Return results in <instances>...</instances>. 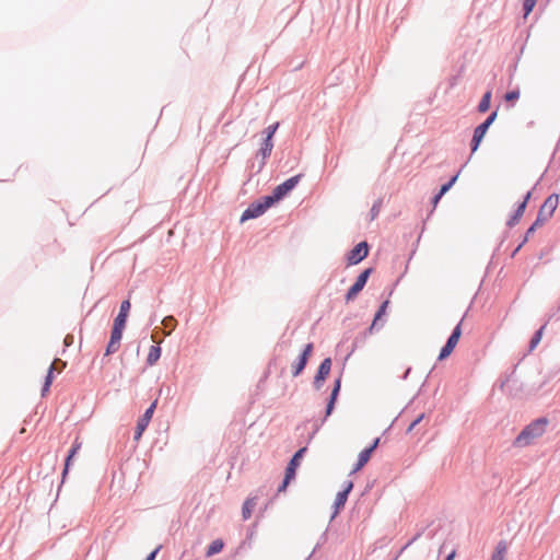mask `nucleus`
<instances>
[{
	"instance_id": "nucleus-1",
	"label": "nucleus",
	"mask_w": 560,
	"mask_h": 560,
	"mask_svg": "<svg viewBox=\"0 0 560 560\" xmlns=\"http://www.w3.org/2000/svg\"><path fill=\"white\" fill-rule=\"evenodd\" d=\"M559 205V195L553 192L549 195L542 205L540 206L537 217L535 221L528 226L526 230L522 241L512 252L511 257H515V255L521 250V248L528 242L529 237L536 232L538 228H540L548 219H550L557 207Z\"/></svg>"
},
{
	"instance_id": "nucleus-2",
	"label": "nucleus",
	"mask_w": 560,
	"mask_h": 560,
	"mask_svg": "<svg viewBox=\"0 0 560 560\" xmlns=\"http://www.w3.org/2000/svg\"><path fill=\"white\" fill-rule=\"evenodd\" d=\"M548 424L549 419L547 417H539L533 420L517 434L513 441V446L525 447L530 445L536 439L544 435Z\"/></svg>"
},
{
	"instance_id": "nucleus-3",
	"label": "nucleus",
	"mask_w": 560,
	"mask_h": 560,
	"mask_svg": "<svg viewBox=\"0 0 560 560\" xmlns=\"http://www.w3.org/2000/svg\"><path fill=\"white\" fill-rule=\"evenodd\" d=\"M306 452L307 447L303 446L295 451V453L292 455L285 467L283 479L281 483L278 486V492L284 491L288 485L291 482V480L295 478L296 469L301 465V460Z\"/></svg>"
},
{
	"instance_id": "nucleus-4",
	"label": "nucleus",
	"mask_w": 560,
	"mask_h": 560,
	"mask_svg": "<svg viewBox=\"0 0 560 560\" xmlns=\"http://www.w3.org/2000/svg\"><path fill=\"white\" fill-rule=\"evenodd\" d=\"M373 272L374 268L368 267L358 275L354 282L351 284V287L347 290L345 294L346 303L352 302L360 294V292L364 289Z\"/></svg>"
},
{
	"instance_id": "nucleus-5",
	"label": "nucleus",
	"mask_w": 560,
	"mask_h": 560,
	"mask_svg": "<svg viewBox=\"0 0 560 560\" xmlns=\"http://www.w3.org/2000/svg\"><path fill=\"white\" fill-rule=\"evenodd\" d=\"M516 369L517 364L512 368L511 372L499 384L501 390L506 386L509 395L513 398L520 397L524 390L523 383L515 377Z\"/></svg>"
},
{
	"instance_id": "nucleus-6",
	"label": "nucleus",
	"mask_w": 560,
	"mask_h": 560,
	"mask_svg": "<svg viewBox=\"0 0 560 560\" xmlns=\"http://www.w3.org/2000/svg\"><path fill=\"white\" fill-rule=\"evenodd\" d=\"M371 246L366 241H361L354 245L346 255L348 266H355L364 260L370 253Z\"/></svg>"
},
{
	"instance_id": "nucleus-7",
	"label": "nucleus",
	"mask_w": 560,
	"mask_h": 560,
	"mask_svg": "<svg viewBox=\"0 0 560 560\" xmlns=\"http://www.w3.org/2000/svg\"><path fill=\"white\" fill-rule=\"evenodd\" d=\"M314 351V343L308 342L304 346L301 353L298 355V358L293 361L291 365V373L293 377L300 376L303 371L305 370L310 358L312 357V353Z\"/></svg>"
},
{
	"instance_id": "nucleus-8",
	"label": "nucleus",
	"mask_w": 560,
	"mask_h": 560,
	"mask_svg": "<svg viewBox=\"0 0 560 560\" xmlns=\"http://www.w3.org/2000/svg\"><path fill=\"white\" fill-rule=\"evenodd\" d=\"M158 401L154 400L145 410L144 412L138 418L136 429L133 432V440L139 441L143 434V432L147 430L154 410L156 408Z\"/></svg>"
},
{
	"instance_id": "nucleus-9",
	"label": "nucleus",
	"mask_w": 560,
	"mask_h": 560,
	"mask_svg": "<svg viewBox=\"0 0 560 560\" xmlns=\"http://www.w3.org/2000/svg\"><path fill=\"white\" fill-rule=\"evenodd\" d=\"M332 361L331 358H325L318 365L316 374L314 376L313 381V387L316 390H319L327 377L329 376V373L331 371Z\"/></svg>"
},
{
	"instance_id": "nucleus-10",
	"label": "nucleus",
	"mask_w": 560,
	"mask_h": 560,
	"mask_svg": "<svg viewBox=\"0 0 560 560\" xmlns=\"http://www.w3.org/2000/svg\"><path fill=\"white\" fill-rule=\"evenodd\" d=\"M304 177L303 173L296 174L294 176L289 177L281 184L277 185L273 189L279 195L280 199L283 200L288 197L291 191L299 185L301 179Z\"/></svg>"
},
{
	"instance_id": "nucleus-11",
	"label": "nucleus",
	"mask_w": 560,
	"mask_h": 560,
	"mask_svg": "<svg viewBox=\"0 0 560 560\" xmlns=\"http://www.w3.org/2000/svg\"><path fill=\"white\" fill-rule=\"evenodd\" d=\"M267 210L262 203L257 199L249 203V206L243 211L240 222L244 223L247 220H253L261 217Z\"/></svg>"
},
{
	"instance_id": "nucleus-12",
	"label": "nucleus",
	"mask_w": 560,
	"mask_h": 560,
	"mask_svg": "<svg viewBox=\"0 0 560 560\" xmlns=\"http://www.w3.org/2000/svg\"><path fill=\"white\" fill-rule=\"evenodd\" d=\"M389 300H384L381 305L378 306L377 311L375 312L374 314V317H373V320H372V324L370 325V327L364 331V337L368 335V334H372L375 329L378 330L383 327V323L378 325V322L383 318V316H385L386 314V311H387V307L389 305Z\"/></svg>"
},
{
	"instance_id": "nucleus-13",
	"label": "nucleus",
	"mask_w": 560,
	"mask_h": 560,
	"mask_svg": "<svg viewBox=\"0 0 560 560\" xmlns=\"http://www.w3.org/2000/svg\"><path fill=\"white\" fill-rule=\"evenodd\" d=\"M80 448H81V442H79V439H75L65 458L63 469L61 472V483L65 482L66 477L68 476L70 467L72 465L73 458L78 454Z\"/></svg>"
},
{
	"instance_id": "nucleus-14",
	"label": "nucleus",
	"mask_w": 560,
	"mask_h": 560,
	"mask_svg": "<svg viewBox=\"0 0 560 560\" xmlns=\"http://www.w3.org/2000/svg\"><path fill=\"white\" fill-rule=\"evenodd\" d=\"M498 112L499 107L492 110L482 122L475 127L474 130L485 137L491 125L495 121L498 117Z\"/></svg>"
},
{
	"instance_id": "nucleus-15",
	"label": "nucleus",
	"mask_w": 560,
	"mask_h": 560,
	"mask_svg": "<svg viewBox=\"0 0 560 560\" xmlns=\"http://www.w3.org/2000/svg\"><path fill=\"white\" fill-rule=\"evenodd\" d=\"M348 500V495L345 492L338 491L332 504V513L330 521H332L345 508Z\"/></svg>"
},
{
	"instance_id": "nucleus-16",
	"label": "nucleus",
	"mask_w": 560,
	"mask_h": 560,
	"mask_svg": "<svg viewBox=\"0 0 560 560\" xmlns=\"http://www.w3.org/2000/svg\"><path fill=\"white\" fill-rule=\"evenodd\" d=\"M371 448H363L359 455H358V459L351 470V474H354L359 470H361L368 463L369 460L371 459L372 457V454H371Z\"/></svg>"
},
{
	"instance_id": "nucleus-17",
	"label": "nucleus",
	"mask_w": 560,
	"mask_h": 560,
	"mask_svg": "<svg viewBox=\"0 0 560 560\" xmlns=\"http://www.w3.org/2000/svg\"><path fill=\"white\" fill-rule=\"evenodd\" d=\"M521 96L520 88L516 86L513 90L508 91L503 95V101L508 109L513 108Z\"/></svg>"
},
{
	"instance_id": "nucleus-18",
	"label": "nucleus",
	"mask_w": 560,
	"mask_h": 560,
	"mask_svg": "<svg viewBox=\"0 0 560 560\" xmlns=\"http://www.w3.org/2000/svg\"><path fill=\"white\" fill-rule=\"evenodd\" d=\"M491 100H492V90L489 89L481 96V100L479 101V104L477 105V112L479 114L487 113L491 107Z\"/></svg>"
},
{
	"instance_id": "nucleus-19",
	"label": "nucleus",
	"mask_w": 560,
	"mask_h": 560,
	"mask_svg": "<svg viewBox=\"0 0 560 560\" xmlns=\"http://www.w3.org/2000/svg\"><path fill=\"white\" fill-rule=\"evenodd\" d=\"M258 200L262 203L266 210L270 209L275 205L281 201L279 195L272 189L271 194L261 196Z\"/></svg>"
},
{
	"instance_id": "nucleus-20",
	"label": "nucleus",
	"mask_w": 560,
	"mask_h": 560,
	"mask_svg": "<svg viewBox=\"0 0 560 560\" xmlns=\"http://www.w3.org/2000/svg\"><path fill=\"white\" fill-rule=\"evenodd\" d=\"M162 349L159 345H152L145 360L148 366H153L161 358Z\"/></svg>"
},
{
	"instance_id": "nucleus-21",
	"label": "nucleus",
	"mask_w": 560,
	"mask_h": 560,
	"mask_svg": "<svg viewBox=\"0 0 560 560\" xmlns=\"http://www.w3.org/2000/svg\"><path fill=\"white\" fill-rule=\"evenodd\" d=\"M456 346H457V342L447 338L446 342L440 350L438 360L443 361V360L447 359L452 354V352L454 351Z\"/></svg>"
},
{
	"instance_id": "nucleus-22",
	"label": "nucleus",
	"mask_w": 560,
	"mask_h": 560,
	"mask_svg": "<svg viewBox=\"0 0 560 560\" xmlns=\"http://www.w3.org/2000/svg\"><path fill=\"white\" fill-rule=\"evenodd\" d=\"M224 548V541L221 538L212 540L206 550V557H212L220 553Z\"/></svg>"
},
{
	"instance_id": "nucleus-23",
	"label": "nucleus",
	"mask_w": 560,
	"mask_h": 560,
	"mask_svg": "<svg viewBox=\"0 0 560 560\" xmlns=\"http://www.w3.org/2000/svg\"><path fill=\"white\" fill-rule=\"evenodd\" d=\"M549 319L544 324L541 325L535 332L534 335L532 336L530 340H529V343H528V351L532 352L534 349H536V347L539 345L541 338H542V334H544V330L548 324Z\"/></svg>"
},
{
	"instance_id": "nucleus-24",
	"label": "nucleus",
	"mask_w": 560,
	"mask_h": 560,
	"mask_svg": "<svg viewBox=\"0 0 560 560\" xmlns=\"http://www.w3.org/2000/svg\"><path fill=\"white\" fill-rule=\"evenodd\" d=\"M506 550H508L506 541L505 540H500L497 544L490 560H504V556L506 553Z\"/></svg>"
},
{
	"instance_id": "nucleus-25",
	"label": "nucleus",
	"mask_w": 560,
	"mask_h": 560,
	"mask_svg": "<svg viewBox=\"0 0 560 560\" xmlns=\"http://www.w3.org/2000/svg\"><path fill=\"white\" fill-rule=\"evenodd\" d=\"M255 499L248 498L242 506V516L244 520H248L252 516L253 510L255 508Z\"/></svg>"
},
{
	"instance_id": "nucleus-26",
	"label": "nucleus",
	"mask_w": 560,
	"mask_h": 560,
	"mask_svg": "<svg viewBox=\"0 0 560 560\" xmlns=\"http://www.w3.org/2000/svg\"><path fill=\"white\" fill-rule=\"evenodd\" d=\"M271 152H272V151H269V150H268V149H266V148H261V147L259 148V150L257 151V155H260V156H261V161H260V163H259V165H258V167H257V170H256L255 174H258V173H260V172L262 171V168H264V167H265V165H266V161H267V159H268V158H270V155H271Z\"/></svg>"
},
{
	"instance_id": "nucleus-27",
	"label": "nucleus",
	"mask_w": 560,
	"mask_h": 560,
	"mask_svg": "<svg viewBox=\"0 0 560 560\" xmlns=\"http://www.w3.org/2000/svg\"><path fill=\"white\" fill-rule=\"evenodd\" d=\"M459 173H460V170L456 174L451 176L447 182L442 184L440 186V189H439L438 192H440L441 195L444 196L455 185V183H456V180H457V178L459 176Z\"/></svg>"
},
{
	"instance_id": "nucleus-28",
	"label": "nucleus",
	"mask_w": 560,
	"mask_h": 560,
	"mask_svg": "<svg viewBox=\"0 0 560 560\" xmlns=\"http://www.w3.org/2000/svg\"><path fill=\"white\" fill-rule=\"evenodd\" d=\"M340 390H341V374L334 381V385H332V388H331L328 399L337 401Z\"/></svg>"
},
{
	"instance_id": "nucleus-29",
	"label": "nucleus",
	"mask_w": 560,
	"mask_h": 560,
	"mask_svg": "<svg viewBox=\"0 0 560 560\" xmlns=\"http://www.w3.org/2000/svg\"><path fill=\"white\" fill-rule=\"evenodd\" d=\"M483 138V136L474 130L472 138L469 143L471 154H474L479 149Z\"/></svg>"
},
{
	"instance_id": "nucleus-30",
	"label": "nucleus",
	"mask_w": 560,
	"mask_h": 560,
	"mask_svg": "<svg viewBox=\"0 0 560 560\" xmlns=\"http://www.w3.org/2000/svg\"><path fill=\"white\" fill-rule=\"evenodd\" d=\"M483 138V136L474 130L472 138L469 143L471 154H474L479 149Z\"/></svg>"
},
{
	"instance_id": "nucleus-31",
	"label": "nucleus",
	"mask_w": 560,
	"mask_h": 560,
	"mask_svg": "<svg viewBox=\"0 0 560 560\" xmlns=\"http://www.w3.org/2000/svg\"><path fill=\"white\" fill-rule=\"evenodd\" d=\"M127 320H128V315L127 314L118 313L116 315V317L114 318V323H113L112 327L125 330L126 325H127Z\"/></svg>"
},
{
	"instance_id": "nucleus-32",
	"label": "nucleus",
	"mask_w": 560,
	"mask_h": 560,
	"mask_svg": "<svg viewBox=\"0 0 560 560\" xmlns=\"http://www.w3.org/2000/svg\"><path fill=\"white\" fill-rule=\"evenodd\" d=\"M383 206V199L382 198H378L376 199L373 205H372V208L370 210V220L373 221L377 218V215L380 214V211H381V208Z\"/></svg>"
},
{
	"instance_id": "nucleus-33",
	"label": "nucleus",
	"mask_w": 560,
	"mask_h": 560,
	"mask_svg": "<svg viewBox=\"0 0 560 560\" xmlns=\"http://www.w3.org/2000/svg\"><path fill=\"white\" fill-rule=\"evenodd\" d=\"M538 0H524L522 5L523 16L527 18L536 7Z\"/></svg>"
},
{
	"instance_id": "nucleus-34",
	"label": "nucleus",
	"mask_w": 560,
	"mask_h": 560,
	"mask_svg": "<svg viewBox=\"0 0 560 560\" xmlns=\"http://www.w3.org/2000/svg\"><path fill=\"white\" fill-rule=\"evenodd\" d=\"M523 214L522 212L516 211L515 209L511 213L510 218L506 221V226L512 229L515 225H517L522 219Z\"/></svg>"
},
{
	"instance_id": "nucleus-35",
	"label": "nucleus",
	"mask_w": 560,
	"mask_h": 560,
	"mask_svg": "<svg viewBox=\"0 0 560 560\" xmlns=\"http://www.w3.org/2000/svg\"><path fill=\"white\" fill-rule=\"evenodd\" d=\"M279 127H280L279 121H276V122L269 125L267 128L264 129L262 136L265 138H270L273 140V137H275L277 130L279 129Z\"/></svg>"
},
{
	"instance_id": "nucleus-36",
	"label": "nucleus",
	"mask_w": 560,
	"mask_h": 560,
	"mask_svg": "<svg viewBox=\"0 0 560 560\" xmlns=\"http://www.w3.org/2000/svg\"><path fill=\"white\" fill-rule=\"evenodd\" d=\"M463 319H464V318H462V319L456 324V326L453 328V330H452L451 335L448 336V338H450L451 340H454V341H455V342H457V343H458L459 338H460V336H462V334H463V330H462V323H463Z\"/></svg>"
},
{
	"instance_id": "nucleus-37",
	"label": "nucleus",
	"mask_w": 560,
	"mask_h": 560,
	"mask_svg": "<svg viewBox=\"0 0 560 560\" xmlns=\"http://www.w3.org/2000/svg\"><path fill=\"white\" fill-rule=\"evenodd\" d=\"M124 330L112 327L109 340L120 346Z\"/></svg>"
},
{
	"instance_id": "nucleus-38",
	"label": "nucleus",
	"mask_w": 560,
	"mask_h": 560,
	"mask_svg": "<svg viewBox=\"0 0 560 560\" xmlns=\"http://www.w3.org/2000/svg\"><path fill=\"white\" fill-rule=\"evenodd\" d=\"M336 402L337 401H335V400L327 399L326 407H325V416H324V419L322 420V423H324L326 421V419L334 412Z\"/></svg>"
},
{
	"instance_id": "nucleus-39",
	"label": "nucleus",
	"mask_w": 560,
	"mask_h": 560,
	"mask_svg": "<svg viewBox=\"0 0 560 560\" xmlns=\"http://www.w3.org/2000/svg\"><path fill=\"white\" fill-rule=\"evenodd\" d=\"M119 345H117L116 342H113V341H108L106 348H105V353H104V357H108V355H112L114 354L115 352L118 351L119 349Z\"/></svg>"
},
{
	"instance_id": "nucleus-40",
	"label": "nucleus",
	"mask_w": 560,
	"mask_h": 560,
	"mask_svg": "<svg viewBox=\"0 0 560 560\" xmlns=\"http://www.w3.org/2000/svg\"><path fill=\"white\" fill-rule=\"evenodd\" d=\"M425 417V413L418 415L409 424V427L406 430V433H410Z\"/></svg>"
},
{
	"instance_id": "nucleus-41",
	"label": "nucleus",
	"mask_w": 560,
	"mask_h": 560,
	"mask_svg": "<svg viewBox=\"0 0 560 560\" xmlns=\"http://www.w3.org/2000/svg\"><path fill=\"white\" fill-rule=\"evenodd\" d=\"M163 325L165 328L170 329L171 332L176 326V319L173 316H166L163 318Z\"/></svg>"
},
{
	"instance_id": "nucleus-42",
	"label": "nucleus",
	"mask_w": 560,
	"mask_h": 560,
	"mask_svg": "<svg viewBox=\"0 0 560 560\" xmlns=\"http://www.w3.org/2000/svg\"><path fill=\"white\" fill-rule=\"evenodd\" d=\"M130 308H131L130 300H129V299H126V300H124V301L120 303L119 312H118V313H120V314H127V315L129 316Z\"/></svg>"
},
{
	"instance_id": "nucleus-43",
	"label": "nucleus",
	"mask_w": 560,
	"mask_h": 560,
	"mask_svg": "<svg viewBox=\"0 0 560 560\" xmlns=\"http://www.w3.org/2000/svg\"><path fill=\"white\" fill-rule=\"evenodd\" d=\"M353 486L354 485H353L352 480H347V481L343 482L342 490H340V492H345L349 497L350 492L353 489Z\"/></svg>"
},
{
	"instance_id": "nucleus-44",
	"label": "nucleus",
	"mask_w": 560,
	"mask_h": 560,
	"mask_svg": "<svg viewBox=\"0 0 560 560\" xmlns=\"http://www.w3.org/2000/svg\"><path fill=\"white\" fill-rule=\"evenodd\" d=\"M52 381H54V366L52 364L48 368L47 370V374L45 376V380H44V383H47V384H52Z\"/></svg>"
},
{
	"instance_id": "nucleus-45",
	"label": "nucleus",
	"mask_w": 560,
	"mask_h": 560,
	"mask_svg": "<svg viewBox=\"0 0 560 560\" xmlns=\"http://www.w3.org/2000/svg\"><path fill=\"white\" fill-rule=\"evenodd\" d=\"M261 148H266L268 149L269 151H272L273 149V140L270 139V138H262V142L260 144Z\"/></svg>"
},
{
	"instance_id": "nucleus-46",
	"label": "nucleus",
	"mask_w": 560,
	"mask_h": 560,
	"mask_svg": "<svg viewBox=\"0 0 560 560\" xmlns=\"http://www.w3.org/2000/svg\"><path fill=\"white\" fill-rule=\"evenodd\" d=\"M162 549V545H159L158 547H155L145 558L144 560H155L158 553L160 552V550Z\"/></svg>"
},
{
	"instance_id": "nucleus-47",
	"label": "nucleus",
	"mask_w": 560,
	"mask_h": 560,
	"mask_svg": "<svg viewBox=\"0 0 560 560\" xmlns=\"http://www.w3.org/2000/svg\"><path fill=\"white\" fill-rule=\"evenodd\" d=\"M539 182H537L534 187L532 189H529L522 198L521 201H525V203L528 206V202L529 200L532 199V196H533V190L536 188V186L538 185Z\"/></svg>"
},
{
	"instance_id": "nucleus-48",
	"label": "nucleus",
	"mask_w": 560,
	"mask_h": 560,
	"mask_svg": "<svg viewBox=\"0 0 560 560\" xmlns=\"http://www.w3.org/2000/svg\"><path fill=\"white\" fill-rule=\"evenodd\" d=\"M443 195H441L440 192H436L433 195V197L431 198V203L433 206V208H435L438 206V203L440 202V200L442 199ZM434 209L431 210L430 214L433 212Z\"/></svg>"
},
{
	"instance_id": "nucleus-49",
	"label": "nucleus",
	"mask_w": 560,
	"mask_h": 560,
	"mask_svg": "<svg viewBox=\"0 0 560 560\" xmlns=\"http://www.w3.org/2000/svg\"><path fill=\"white\" fill-rule=\"evenodd\" d=\"M380 442H381V438H375L372 443L366 446L365 448H371V454L373 455V453L375 452V450L380 445Z\"/></svg>"
},
{
	"instance_id": "nucleus-50",
	"label": "nucleus",
	"mask_w": 560,
	"mask_h": 560,
	"mask_svg": "<svg viewBox=\"0 0 560 560\" xmlns=\"http://www.w3.org/2000/svg\"><path fill=\"white\" fill-rule=\"evenodd\" d=\"M73 342H74V336L71 334L66 335V337L63 339L65 347H70L73 345Z\"/></svg>"
},
{
	"instance_id": "nucleus-51",
	"label": "nucleus",
	"mask_w": 560,
	"mask_h": 560,
	"mask_svg": "<svg viewBox=\"0 0 560 560\" xmlns=\"http://www.w3.org/2000/svg\"><path fill=\"white\" fill-rule=\"evenodd\" d=\"M326 540H327V534H326V532H325V533H323V534L320 535V537H319V541L317 542V545H316V546H315V548L313 549V551H312L311 556H312V555H314V553L316 552L317 548H319L320 544L325 542Z\"/></svg>"
},
{
	"instance_id": "nucleus-52",
	"label": "nucleus",
	"mask_w": 560,
	"mask_h": 560,
	"mask_svg": "<svg viewBox=\"0 0 560 560\" xmlns=\"http://www.w3.org/2000/svg\"><path fill=\"white\" fill-rule=\"evenodd\" d=\"M526 208H527V205L525 203V201H518L515 207V210L518 212H522V214L524 215Z\"/></svg>"
},
{
	"instance_id": "nucleus-53",
	"label": "nucleus",
	"mask_w": 560,
	"mask_h": 560,
	"mask_svg": "<svg viewBox=\"0 0 560 560\" xmlns=\"http://www.w3.org/2000/svg\"><path fill=\"white\" fill-rule=\"evenodd\" d=\"M557 316V319H560V304L557 306L556 310H553L550 314H549V320H551L552 318H555Z\"/></svg>"
},
{
	"instance_id": "nucleus-54",
	"label": "nucleus",
	"mask_w": 560,
	"mask_h": 560,
	"mask_svg": "<svg viewBox=\"0 0 560 560\" xmlns=\"http://www.w3.org/2000/svg\"><path fill=\"white\" fill-rule=\"evenodd\" d=\"M51 385L47 383H43L40 395L42 397H45L47 393H49Z\"/></svg>"
},
{
	"instance_id": "nucleus-55",
	"label": "nucleus",
	"mask_w": 560,
	"mask_h": 560,
	"mask_svg": "<svg viewBox=\"0 0 560 560\" xmlns=\"http://www.w3.org/2000/svg\"><path fill=\"white\" fill-rule=\"evenodd\" d=\"M456 557V549H452L443 560H454Z\"/></svg>"
},
{
	"instance_id": "nucleus-56",
	"label": "nucleus",
	"mask_w": 560,
	"mask_h": 560,
	"mask_svg": "<svg viewBox=\"0 0 560 560\" xmlns=\"http://www.w3.org/2000/svg\"><path fill=\"white\" fill-rule=\"evenodd\" d=\"M516 67H517V62H514L513 65L509 66L510 78L513 75V72L516 70Z\"/></svg>"
},
{
	"instance_id": "nucleus-57",
	"label": "nucleus",
	"mask_w": 560,
	"mask_h": 560,
	"mask_svg": "<svg viewBox=\"0 0 560 560\" xmlns=\"http://www.w3.org/2000/svg\"><path fill=\"white\" fill-rule=\"evenodd\" d=\"M420 536H421V533L416 534V535H415V536H413V537H412V538L407 542V545L405 546V548H406V547H408L409 545H411V544H412L415 540H417Z\"/></svg>"
},
{
	"instance_id": "nucleus-58",
	"label": "nucleus",
	"mask_w": 560,
	"mask_h": 560,
	"mask_svg": "<svg viewBox=\"0 0 560 560\" xmlns=\"http://www.w3.org/2000/svg\"><path fill=\"white\" fill-rule=\"evenodd\" d=\"M410 372H411V368H408V369L405 371V373L402 374L401 378H402V380H407V377H408V375H409V373H410Z\"/></svg>"
},
{
	"instance_id": "nucleus-59",
	"label": "nucleus",
	"mask_w": 560,
	"mask_h": 560,
	"mask_svg": "<svg viewBox=\"0 0 560 560\" xmlns=\"http://www.w3.org/2000/svg\"><path fill=\"white\" fill-rule=\"evenodd\" d=\"M83 342V339H82V336H80V346L82 345Z\"/></svg>"
}]
</instances>
